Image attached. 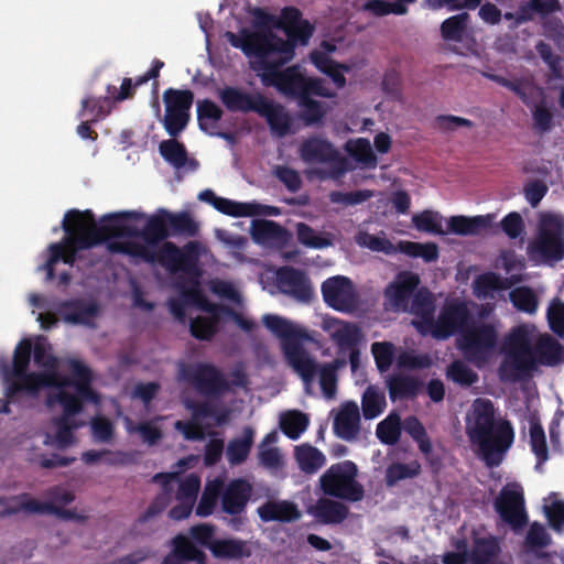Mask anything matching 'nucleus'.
Wrapping results in <instances>:
<instances>
[{
  "label": "nucleus",
  "mask_w": 564,
  "mask_h": 564,
  "mask_svg": "<svg viewBox=\"0 0 564 564\" xmlns=\"http://www.w3.org/2000/svg\"><path fill=\"white\" fill-rule=\"evenodd\" d=\"M301 160L306 164L329 166L327 176L338 178L349 171L348 160L327 139L313 135L303 140L299 148Z\"/></svg>",
  "instance_id": "nucleus-12"
},
{
  "label": "nucleus",
  "mask_w": 564,
  "mask_h": 564,
  "mask_svg": "<svg viewBox=\"0 0 564 564\" xmlns=\"http://www.w3.org/2000/svg\"><path fill=\"white\" fill-rule=\"evenodd\" d=\"M218 97L221 104L230 112H257L260 101L263 98L261 93H248L237 87L227 86L223 88Z\"/></svg>",
  "instance_id": "nucleus-24"
},
{
  "label": "nucleus",
  "mask_w": 564,
  "mask_h": 564,
  "mask_svg": "<svg viewBox=\"0 0 564 564\" xmlns=\"http://www.w3.org/2000/svg\"><path fill=\"white\" fill-rule=\"evenodd\" d=\"M296 236L297 241L307 248L323 249L332 245V241L328 238L318 234L305 223H299L296 225Z\"/></svg>",
  "instance_id": "nucleus-60"
},
{
  "label": "nucleus",
  "mask_w": 564,
  "mask_h": 564,
  "mask_svg": "<svg viewBox=\"0 0 564 564\" xmlns=\"http://www.w3.org/2000/svg\"><path fill=\"white\" fill-rule=\"evenodd\" d=\"M278 26L284 31L288 39L283 40L272 32H268V36L273 37L270 42L272 65L280 69L294 57L297 44L306 45L310 42L315 28L302 18V12L295 7L282 9Z\"/></svg>",
  "instance_id": "nucleus-5"
},
{
  "label": "nucleus",
  "mask_w": 564,
  "mask_h": 564,
  "mask_svg": "<svg viewBox=\"0 0 564 564\" xmlns=\"http://www.w3.org/2000/svg\"><path fill=\"white\" fill-rule=\"evenodd\" d=\"M175 477L174 474L170 473H159L153 476L154 482H161L164 489V492L156 496L154 500L149 505L147 510L140 516V522H147L151 518L160 514L165 510L170 500V482Z\"/></svg>",
  "instance_id": "nucleus-41"
},
{
  "label": "nucleus",
  "mask_w": 564,
  "mask_h": 564,
  "mask_svg": "<svg viewBox=\"0 0 564 564\" xmlns=\"http://www.w3.org/2000/svg\"><path fill=\"white\" fill-rule=\"evenodd\" d=\"M14 377L15 380L10 382L7 388L8 398L20 392L35 395L45 387L64 388L65 384H69L68 380L56 371L28 372L26 370L22 375H14Z\"/></svg>",
  "instance_id": "nucleus-20"
},
{
  "label": "nucleus",
  "mask_w": 564,
  "mask_h": 564,
  "mask_svg": "<svg viewBox=\"0 0 564 564\" xmlns=\"http://www.w3.org/2000/svg\"><path fill=\"white\" fill-rule=\"evenodd\" d=\"M470 15L467 12H460L445 19L440 26L441 36L445 42L460 43L464 41Z\"/></svg>",
  "instance_id": "nucleus-40"
},
{
  "label": "nucleus",
  "mask_w": 564,
  "mask_h": 564,
  "mask_svg": "<svg viewBox=\"0 0 564 564\" xmlns=\"http://www.w3.org/2000/svg\"><path fill=\"white\" fill-rule=\"evenodd\" d=\"M471 541L473 546L468 553L470 564H492L501 552L499 540L492 534L480 536L474 529Z\"/></svg>",
  "instance_id": "nucleus-27"
},
{
  "label": "nucleus",
  "mask_w": 564,
  "mask_h": 564,
  "mask_svg": "<svg viewBox=\"0 0 564 564\" xmlns=\"http://www.w3.org/2000/svg\"><path fill=\"white\" fill-rule=\"evenodd\" d=\"M286 234V229L273 220H256L252 225V236L260 242L282 241Z\"/></svg>",
  "instance_id": "nucleus-48"
},
{
  "label": "nucleus",
  "mask_w": 564,
  "mask_h": 564,
  "mask_svg": "<svg viewBox=\"0 0 564 564\" xmlns=\"http://www.w3.org/2000/svg\"><path fill=\"white\" fill-rule=\"evenodd\" d=\"M111 104L112 101L109 96H87L82 100V108L78 112V117L84 118L89 116L91 122H98L111 112Z\"/></svg>",
  "instance_id": "nucleus-44"
},
{
  "label": "nucleus",
  "mask_w": 564,
  "mask_h": 564,
  "mask_svg": "<svg viewBox=\"0 0 564 564\" xmlns=\"http://www.w3.org/2000/svg\"><path fill=\"white\" fill-rule=\"evenodd\" d=\"M278 288L283 293L299 302L307 303L314 296L310 279L300 269L283 267L278 273Z\"/></svg>",
  "instance_id": "nucleus-22"
},
{
  "label": "nucleus",
  "mask_w": 564,
  "mask_h": 564,
  "mask_svg": "<svg viewBox=\"0 0 564 564\" xmlns=\"http://www.w3.org/2000/svg\"><path fill=\"white\" fill-rule=\"evenodd\" d=\"M258 514L263 522H293L302 516L297 506L289 500H269L258 508Z\"/></svg>",
  "instance_id": "nucleus-29"
},
{
  "label": "nucleus",
  "mask_w": 564,
  "mask_h": 564,
  "mask_svg": "<svg viewBox=\"0 0 564 564\" xmlns=\"http://www.w3.org/2000/svg\"><path fill=\"white\" fill-rule=\"evenodd\" d=\"M180 376L205 397L219 398L230 390L223 371L210 362L182 364Z\"/></svg>",
  "instance_id": "nucleus-13"
},
{
  "label": "nucleus",
  "mask_w": 564,
  "mask_h": 564,
  "mask_svg": "<svg viewBox=\"0 0 564 564\" xmlns=\"http://www.w3.org/2000/svg\"><path fill=\"white\" fill-rule=\"evenodd\" d=\"M164 212L165 208H159L155 214L148 217L144 227L141 230L137 229L135 237H141L149 246H156L171 237Z\"/></svg>",
  "instance_id": "nucleus-31"
},
{
  "label": "nucleus",
  "mask_w": 564,
  "mask_h": 564,
  "mask_svg": "<svg viewBox=\"0 0 564 564\" xmlns=\"http://www.w3.org/2000/svg\"><path fill=\"white\" fill-rule=\"evenodd\" d=\"M466 434L488 468L498 467L514 441L510 421L496 416L491 400L477 398L466 415Z\"/></svg>",
  "instance_id": "nucleus-2"
},
{
  "label": "nucleus",
  "mask_w": 564,
  "mask_h": 564,
  "mask_svg": "<svg viewBox=\"0 0 564 564\" xmlns=\"http://www.w3.org/2000/svg\"><path fill=\"white\" fill-rule=\"evenodd\" d=\"M400 250L409 257L422 258L425 262H433L438 259V247L434 242H401Z\"/></svg>",
  "instance_id": "nucleus-59"
},
{
  "label": "nucleus",
  "mask_w": 564,
  "mask_h": 564,
  "mask_svg": "<svg viewBox=\"0 0 564 564\" xmlns=\"http://www.w3.org/2000/svg\"><path fill=\"white\" fill-rule=\"evenodd\" d=\"M210 553L215 558L228 561L251 556L248 542L236 538L216 539L210 545Z\"/></svg>",
  "instance_id": "nucleus-34"
},
{
  "label": "nucleus",
  "mask_w": 564,
  "mask_h": 564,
  "mask_svg": "<svg viewBox=\"0 0 564 564\" xmlns=\"http://www.w3.org/2000/svg\"><path fill=\"white\" fill-rule=\"evenodd\" d=\"M335 434L345 441H352L360 430V413L355 402H346L334 419Z\"/></svg>",
  "instance_id": "nucleus-26"
},
{
  "label": "nucleus",
  "mask_w": 564,
  "mask_h": 564,
  "mask_svg": "<svg viewBox=\"0 0 564 564\" xmlns=\"http://www.w3.org/2000/svg\"><path fill=\"white\" fill-rule=\"evenodd\" d=\"M219 330V324L216 319L206 316H197L191 321V335L199 340H210Z\"/></svg>",
  "instance_id": "nucleus-63"
},
{
  "label": "nucleus",
  "mask_w": 564,
  "mask_h": 564,
  "mask_svg": "<svg viewBox=\"0 0 564 564\" xmlns=\"http://www.w3.org/2000/svg\"><path fill=\"white\" fill-rule=\"evenodd\" d=\"M419 284L420 278L416 273L402 271L387 285L384 297L394 311L408 312L410 300Z\"/></svg>",
  "instance_id": "nucleus-21"
},
{
  "label": "nucleus",
  "mask_w": 564,
  "mask_h": 564,
  "mask_svg": "<svg viewBox=\"0 0 564 564\" xmlns=\"http://www.w3.org/2000/svg\"><path fill=\"white\" fill-rule=\"evenodd\" d=\"M215 208L232 217H251L259 215L260 206L258 204L238 203L228 198L218 197L215 202Z\"/></svg>",
  "instance_id": "nucleus-53"
},
{
  "label": "nucleus",
  "mask_w": 564,
  "mask_h": 564,
  "mask_svg": "<svg viewBox=\"0 0 564 564\" xmlns=\"http://www.w3.org/2000/svg\"><path fill=\"white\" fill-rule=\"evenodd\" d=\"M502 350L506 356L498 369L501 380L519 381L535 369L530 333L524 325L509 332L503 339Z\"/></svg>",
  "instance_id": "nucleus-7"
},
{
  "label": "nucleus",
  "mask_w": 564,
  "mask_h": 564,
  "mask_svg": "<svg viewBox=\"0 0 564 564\" xmlns=\"http://www.w3.org/2000/svg\"><path fill=\"white\" fill-rule=\"evenodd\" d=\"M91 436L95 443L110 444L115 437L113 423L105 416H95L90 421Z\"/></svg>",
  "instance_id": "nucleus-64"
},
{
  "label": "nucleus",
  "mask_w": 564,
  "mask_h": 564,
  "mask_svg": "<svg viewBox=\"0 0 564 564\" xmlns=\"http://www.w3.org/2000/svg\"><path fill=\"white\" fill-rule=\"evenodd\" d=\"M357 474V465L351 460L334 464L321 476V488L329 497L350 502L361 501L365 497V489L356 480Z\"/></svg>",
  "instance_id": "nucleus-8"
},
{
  "label": "nucleus",
  "mask_w": 564,
  "mask_h": 564,
  "mask_svg": "<svg viewBox=\"0 0 564 564\" xmlns=\"http://www.w3.org/2000/svg\"><path fill=\"white\" fill-rule=\"evenodd\" d=\"M159 151L162 158L177 170L187 166L188 170L195 171L199 165L197 160L188 158L185 145L176 138L171 137V139L162 141Z\"/></svg>",
  "instance_id": "nucleus-32"
},
{
  "label": "nucleus",
  "mask_w": 564,
  "mask_h": 564,
  "mask_svg": "<svg viewBox=\"0 0 564 564\" xmlns=\"http://www.w3.org/2000/svg\"><path fill=\"white\" fill-rule=\"evenodd\" d=\"M187 280L192 283L191 288H183L182 295L186 297V300L191 301V303L196 304L202 311L210 314V316H206L207 318L216 319L218 324L224 315L229 316V313H232V308L226 305L217 304L210 302L199 290V278H197V282H195L192 275H186Z\"/></svg>",
  "instance_id": "nucleus-28"
},
{
  "label": "nucleus",
  "mask_w": 564,
  "mask_h": 564,
  "mask_svg": "<svg viewBox=\"0 0 564 564\" xmlns=\"http://www.w3.org/2000/svg\"><path fill=\"white\" fill-rule=\"evenodd\" d=\"M254 431L250 426L243 429L242 437L231 440L227 445V458L231 465L242 464L249 456L253 445Z\"/></svg>",
  "instance_id": "nucleus-43"
},
{
  "label": "nucleus",
  "mask_w": 564,
  "mask_h": 564,
  "mask_svg": "<svg viewBox=\"0 0 564 564\" xmlns=\"http://www.w3.org/2000/svg\"><path fill=\"white\" fill-rule=\"evenodd\" d=\"M532 257L539 256L544 261L557 262L564 259V219L554 214L542 215L538 236L529 246Z\"/></svg>",
  "instance_id": "nucleus-10"
},
{
  "label": "nucleus",
  "mask_w": 564,
  "mask_h": 564,
  "mask_svg": "<svg viewBox=\"0 0 564 564\" xmlns=\"http://www.w3.org/2000/svg\"><path fill=\"white\" fill-rule=\"evenodd\" d=\"M226 36L236 48H240L247 56L253 57L250 62V67L261 78L264 85V79L270 72H279L276 65H272L271 58V41L272 36H268V32H252L239 36L232 32H227Z\"/></svg>",
  "instance_id": "nucleus-11"
},
{
  "label": "nucleus",
  "mask_w": 564,
  "mask_h": 564,
  "mask_svg": "<svg viewBox=\"0 0 564 564\" xmlns=\"http://www.w3.org/2000/svg\"><path fill=\"white\" fill-rule=\"evenodd\" d=\"M446 376L462 387H470L479 380L478 373L459 359L454 360L447 367Z\"/></svg>",
  "instance_id": "nucleus-57"
},
{
  "label": "nucleus",
  "mask_w": 564,
  "mask_h": 564,
  "mask_svg": "<svg viewBox=\"0 0 564 564\" xmlns=\"http://www.w3.org/2000/svg\"><path fill=\"white\" fill-rule=\"evenodd\" d=\"M471 323L473 316L467 303L458 300L445 303L435 321H426L427 333L438 340L447 339L455 334L463 336Z\"/></svg>",
  "instance_id": "nucleus-14"
},
{
  "label": "nucleus",
  "mask_w": 564,
  "mask_h": 564,
  "mask_svg": "<svg viewBox=\"0 0 564 564\" xmlns=\"http://www.w3.org/2000/svg\"><path fill=\"white\" fill-rule=\"evenodd\" d=\"M221 489V481H215L214 484H209L205 487L202 497L198 501V505L196 507V514L198 517L205 518L213 514L217 506V501L220 497Z\"/></svg>",
  "instance_id": "nucleus-58"
},
{
  "label": "nucleus",
  "mask_w": 564,
  "mask_h": 564,
  "mask_svg": "<svg viewBox=\"0 0 564 564\" xmlns=\"http://www.w3.org/2000/svg\"><path fill=\"white\" fill-rule=\"evenodd\" d=\"M126 254L151 264L159 262L171 273L182 272L185 275H192L195 281L202 274L198 267L197 242L195 241H189L182 249L175 243L166 241L158 252L140 242L128 241Z\"/></svg>",
  "instance_id": "nucleus-4"
},
{
  "label": "nucleus",
  "mask_w": 564,
  "mask_h": 564,
  "mask_svg": "<svg viewBox=\"0 0 564 564\" xmlns=\"http://www.w3.org/2000/svg\"><path fill=\"white\" fill-rule=\"evenodd\" d=\"M408 312L422 317L421 322H413V325L422 335L427 334L426 321L427 318H433V299L431 292L425 288L416 289L410 300Z\"/></svg>",
  "instance_id": "nucleus-37"
},
{
  "label": "nucleus",
  "mask_w": 564,
  "mask_h": 564,
  "mask_svg": "<svg viewBox=\"0 0 564 564\" xmlns=\"http://www.w3.org/2000/svg\"><path fill=\"white\" fill-rule=\"evenodd\" d=\"M421 381L411 376L394 373L387 379V388L392 402L414 399L421 388Z\"/></svg>",
  "instance_id": "nucleus-35"
},
{
  "label": "nucleus",
  "mask_w": 564,
  "mask_h": 564,
  "mask_svg": "<svg viewBox=\"0 0 564 564\" xmlns=\"http://www.w3.org/2000/svg\"><path fill=\"white\" fill-rule=\"evenodd\" d=\"M55 401L63 406V415L59 417H66L70 420L73 416L83 411V403L80 402V398L63 390V388H59L55 395H48L50 404Z\"/></svg>",
  "instance_id": "nucleus-61"
},
{
  "label": "nucleus",
  "mask_w": 564,
  "mask_h": 564,
  "mask_svg": "<svg viewBox=\"0 0 564 564\" xmlns=\"http://www.w3.org/2000/svg\"><path fill=\"white\" fill-rule=\"evenodd\" d=\"M264 86L275 87L282 95L294 99L300 108L299 119L305 127L323 123L327 106L313 98H335L337 94L326 86L321 77L306 76L300 65H292L279 72H270L264 79Z\"/></svg>",
  "instance_id": "nucleus-3"
},
{
  "label": "nucleus",
  "mask_w": 564,
  "mask_h": 564,
  "mask_svg": "<svg viewBox=\"0 0 564 564\" xmlns=\"http://www.w3.org/2000/svg\"><path fill=\"white\" fill-rule=\"evenodd\" d=\"M421 464L417 460H412L408 464L392 463L386 469V484L392 487L401 480L417 477L421 474Z\"/></svg>",
  "instance_id": "nucleus-51"
},
{
  "label": "nucleus",
  "mask_w": 564,
  "mask_h": 564,
  "mask_svg": "<svg viewBox=\"0 0 564 564\" xmlns=\"http://www.w3.org/2000/svg\"><path fill=\"white\" fill-rule=\"evenodd\" d=\"M387 405L384 393L376 386H369L361 399V409L365 419L371 420L380 415Z\"/></svg>",
  "instance_id": "nucleus-47"
},
{
  "label": "nucleus",
  "mask_w": 564,
  "mask_h": 564,
  "mask_svg": "<svg viewBox=\"0 0 564 564\" xmlns=\"http://www.w3.org/2000/svg\"><path fill=\"white\" fill-rule=\"evenodd\" d=\"M260 101L257 112L264 118L270 130L279 135L284 137L291 132L293 119L286 111L285 107L279 102L268 99L264 95Z\"/></svg>",
  "instance_id": "nucleus-23"
},
{
  "label": "nucleus",
  "mask_w": 564,
  "mask_h": 564,
  "mask_svg": "<svg viewBox=\"0 0 564 564\" xmlns=\"http://www.w3.org/2000/svg\"><path fill=\"white\" fill-rule=\"evenodd\" d=\"M495 215H479L474 217L467 216H452L447 223V229L449 232L460 236H474L478 235L481 230H485L491 226Z\"/></svg>",
  "instance_id": "nucleus-33"
},
{
  "label": "nucleus",
  "mask_w": 564,
  "mask_h": 564,
  "mask_svg": "<svg viewBox=\"0 0 564 564\" xmlns=\"http://www.w3.org/2000/svg\"><path fill=\"white\" fill-rule=\"evenodd\" d=\"M535 365L556 366L562 361L563 346L553 337H541L532 348Z\"/></svg>",
  "instance_id": "nucleus-39"
},
{
  "label": "nucleus",
  "mask_w": 564,
  "mask_h": 564,
  "mask_svg": "<svg viewBox=\"0 0 564 564\" xmlns=\"http://www.w3.org/2000/svg\"><path fill=\"white\" fill-rule=\"evenodd\" d=\"M20 501L19 507H11L4 510L6 514H15L20 511L34 514H52L53 502H43L37 499L31 498L29 494H21L15 498Z\"/></svg>",
  "instance_id": "nucleus-56"
},
{
  "label": "nucleus",
  "mask_w": 564,
  "mask_h": 564,
  "mask_svg": "<svg viewBox=\"0 0 564 564\" xmlns=\"http://www.w3.org/2000/svg\"><path fill=\"white\" fill-rule=\"evenodd\" d=\"M402 432L401 419L397 413H390L376 429V435L384 445H394L399 442Z\"/></svg>",
  "instance_id": "nucleus-50"
},
{
  "label": "nucleus",
  "mask_w": 564,
  "mask_h": 564,
  "mask_svg": "<svg viewBox=\"0 0 564 564\" xmlns=\"http://www.w3.org/2000/svg\"><path fill=\"white\" fill-rule=\"evenodd\" d=\"M307 425L308 417L301 411H288L280 417V429L291 440H297Z\"/></svg>",
  "instance_id": "nucleus-49"
},
{
  "label": "nucleus",
  "mask_w": 564,
  "mask_h": 564,
  "mask_svg": "<svg viewBox=\"0 0 564 564\" xmlns=\"http://www.w3.org/2000/svg\"><path fill=\"white\" fill-rule=\"evenodd\" d=\"M552 543V536L544 525L533 522L524 538L523 549L525 554L533 555L536 560L549 561L551 554L544 551Z\"/></svg>",
  "instance_id": "nucleus-30"
},
{
  "label": "nucleus",
  "mask_w": 564,
  "mask_h": 564,
  "mask_svg": "<svg viewBox=\"0 0 564 564\" xmlns=\"http://www.w3.org/2000/svg\"><path fill=\"white\" fill-rule=\"evenodd\" d=\"M164 216L167 217L169 230L171 237H195L199 231L198 224L193 219L189 213H172L166 209Z\"/></svg>",
  "instance_id": "nucleus-42"
},
{
  "label": "nucleus",
  "mask_w": 564,
  "mask_h": 564,
  "mask_svg": "<svg viewBox=\"0 0 564 564\" xmlns=\"http://www.w3.org/2000/svg\"><path fill=\"white\" fill-rule=\"evenodd\" d=\"M163 101L165 104L163 127L170 137L177 138L191 120L194 93L189 89L167 88L163 93Z\"/></svg>",
  "instance_id": "nucleus-15"
},
{
  "label": "nucleus",
  "mask_w": 564,
  "mask_h": 564,
  "mask_svg": "<svg viewBox=\"0 0 564 564\" xmlns=\"http://www.w3.org/2000/svg\"><path fill=\"white\" fill-rule=\"evenodd\" d=\"M295 458L300 469L306 474L316 473L325 464L324 454L311 445L296 447Z\"/></svg>",
  "instance_id": "nucleus-46"
},
{
  "label": "nucleus",
  "mask_w": 564,
  "mask_h": 564,
  "mask_svg": "<svg viewBox=\"0 0 564 564\" xmlns=\"http://www.w3.org/2000/svg\"><path fill=\"white\" fill-rule=\"evenodd\" d=\"M325 329L332 330L330 337L336 343L339 352L349 351V365L352 372H356L360 364V350L358 345L362 338L360 328L348 322L333 318L326 323Z\"/></svg>",
  "instance_id": "nucleus-19"
},
{
  "label": "nucleus",
  "mask_w": 564,
  "mask_h": 564,
  "mask_svg": "<svg viewBox=\"0 0 564 564\" xmlns=\"http://www.w3.org/2000/svg\"><path fill=\"white\" fill-rule=\"evenodd\" d=\"M518 281L520 278L516 275L502 278L495 272H486L475 279V291L479 297H494V292L509 290Z\"/></svg>",
  "instance_id": "nucleus-38"
},
{
  "label": "nucleus",
  "mask_w": 564,
  "mask_h": 564,
  "mask_svg": "<svg viewBox=\"0 0 564 564\" xmlns=\"http://www.w3.org/2000/svg\"><path fill=\"white\" fill-rule=\"evenodd\" d=\"M403 430L417 444L420 452H429L430 437L422 422L415 416L405 417L402 424Z\"/></svg>",
  "instance_id": "nucleus-62"
},
{
  "label": "nucleus",
  "mask_w": 564,
  "mask_h": 564,
  "mask_svg": "<svg viewBox=\"0 0 564 564\" xmlns=\"http://www.w3.org/2000/svg\"><path fill=\"white\" fill-rule=\"evenodd\" d=\"M346 149L364 167L375 169L377 166L378 159L367 139L359 138L354 143L348 142Z\"/></svg>",
  "instance_id": "nucleus-55"
},
{
  "label": "nucleus",
  "mask_w": 564,
  "mask_h": 564,
  "mask_svg": "<svg viewBox=\"0 0 564 564\" xmlns=\"http://www.w3.org/2000/svg\"><path fill=\"white\" fill-rule=\"evenodd\" d=\"M99 307L95 302H86L80 299L66 300L58 305V313L66 323L91 325L98 315Z\"/></svg>",
  "instance_id": "nucleus-25"
},
{
  "label": "nucleus",
  "mask_w": 564,
  "mask_h": 564,
  "mask_svg": "<svg viewBox=\"0 0 564 564\" xmlns=\"http://www.w3.org/2000/svg\"><path fill=\"white\" fill-rule=\"evenodd\" d=\"M172 552L185 562L205 564L206 554L198 549L186 535L180 533L171 540Z\"/></svg>",
  "instance_id": "nucleus-45"
},
{
  "label": "nucleus",
  "mask_w": 564,
  "mask_h": 564,
  "mask_svg": "<svg viewBox=\"0 0 564 564\" xmlns=\"http://www.w3.org/2000/svg\"><path fill=\"white\" fill-rule=\"evenodd\" d=\"M263 325L282 340V348L288 362L300 375L305 384H311L316 377V361L299 343L301 333L286 318L279 315L265 314Z\"/></svg>",
  "instance_id": "nucleus-6"
},
{
  "label": "nucleus",
  "mask_w": 564,
  "mask_h": 564,
  "mask_svg": "<svg viewBox=\"0 0 564 564\" xmlns=\"http://www.w3.org/2000/svg\"><path fill=\"white\" fill-rule=\"evenodd\" d=\"M498 339L499 334L495 324L473 322L457 341L465 359L476 366H481L495 352Z\"/></svg>",
  "instance_id": "nucleus-9"
},
{
  "label": "nucleus",
  "mask_w": 564,
  "mask_h": 564,
  "mask_svg": "<svg viewBox=\"0 0 564 564\" xmlns=\"http://www.w3.org/2000/svg\"><path fill=\"white\" fill-rule=\"evenodd\" d=\"M509 300L520 312L534 314L538 310V296L529 286H517L512 289L509 293Z\"/></svg>",
  "instance_id": "nucleus-52"
},
{
  "label": "nucleus",
  "mask_w": 564,
  "mask_h": 564,
  "mask_svg": "<svg viewBox=\"0 0 564 564\" xmlns=\"http://www.w3.org/2000/svg\"><path fill=\"white\" fill-rule=\"evenodd\" d=\"M251 490V485L247 480L235 479L220 494L221 510L231 516L227 524L236 531L240 530L243 523L241 514L246 512Z\"/></svg>",
  "instance_id": "nucleus-17"
},
{
  "label": "nucleus",
  "mask_w": 564,
  "mask_h": 564,
  "mask_svg": "<svg viewBox=\"0 0 564 564\" xmlns=\"http://www.w3.org/2000/svg\"><path fill=\"white\" fill-rule=\"evenodd\" d=\"M324 302L338 312L350 313L358 306V294L352 281L344 275L326 279L321 286Z\"/></svg>",
  "instance_id": "nucleus-16"
},
{
  "label": "nucleus",
  "mask_w": 564,
  "mask_h": 564,
  "mask_svg": "<svg viewBox=\"0 0 564 564\" xmlns=\"http://www.w3.org/2000/svg\"><path fill=\"white\" fill-rule=\"evenodd\" d=\"M145 214L127 210L105 215L98 225L91 210H68L63 219L65 237L61 242L48 246V259L42 269L46 272V281L55 278V265L62 261L73 267L79 259V252L105 243L110 238L135 237L137 228L128 226V220L144 219Z\"/></svg>",
  "instance_id": "nucleus-1"
},
{
  "label": "nucleus",
  "mask_w": 564,
  "mask_h": 564,
  "mask_svg": "<svg viewBox=\"0 0 564 564\" xmlns=\"http://www.w3.org/2000/svg\"><path fill=\"white\" fill-rule=\"evenodd\" d=\"M311 513L324 524H339L345 521L349 514V509L343 502L321 498L311 510Z\"/></svg>",
  "instance_id": "nucleus-36"
},
{
  "label": "nucleus",
  "mask_w": 564,
  "mask_h": 564,
  "mask_svg": "<svg viewBox=\"0 0 564 564\" xmlns=\"http://www.w3.org/2000/svg\"><path fill=\"white\" fill-rule=\"evenodd\" d=\"M530 445L538 459V465H542L549 458V449L544 430L538 419L530 420Z\"/></svg>",
  "instance_id": "nucleus-54"
},
{
  "label": "nucleus",
  "mask_w": 564,
  "mask_h": 564,
  "mask_svg": "<svg viewBox=\"0 0 564 564\" xmlns=\"http://www.w3.org/2000/svg\"><path fill=\"white\" fill-rule=\"evenodd\" d=\"M495 510L514 530L521 529L528 523L523 490L519 486L503 487L495 500Z\"/></svg>",
  "instance_id": "nucleus-18"
}]
</instances>
